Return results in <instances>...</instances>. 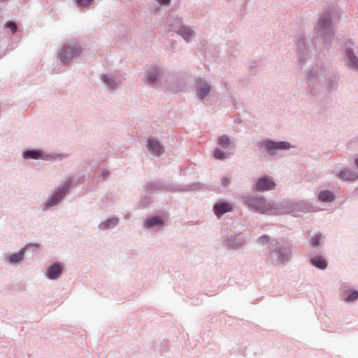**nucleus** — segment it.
<instances>
[{
    "label": "nucleus",
    "instance_id": "1",
    "mask_svg": "<svg viewBox=\"0 0 358 358\" xmlns=\"http://www.w3.org/2000/svg\"><path fill=\"white\" fill-rule=\"evenodd\" d=\"M256 243L263 246L266 245V259L273 266L287 265L292 259V245L283 237L271 238L269 235L264 234L256 240Z\"/></svg>",
    "mask_w": 358,
    "mask_h": 358
},
{
    "label": "nucleus",
    "instance_id": "2",
    "mask_svg": "<svg viewBox=\"0 0 358 358\" xmlns=\"http://www.w3.org/2000/svg\"><path fill=\"white\" fill-rule=\"evenodd\" d=\"M333 15L331 10L322 13L315 27L316 38L322 41L324 48L327 49L331 46L335 36L336 27Z\"/></svg>",
    "mask_w": 358,
    "mask_h": 358
},
{
    "label": "nucleus",
    "instance_id": "3",
    "mask_svg": "<svg viewBox=\"0 0 358 358\" xmlns=\"http://www.w3.org/2000/svg\"><path fill=\"white\" fill-rule=\"evenodd\" d=\"M241 199L243 204L255 213L276 215L277 202H269L262 195L245 194Z\"/></svg>",
    "mask_w": 358,
    "mask_h": 358
},
{
    "label": "nucleus",
    "instance_id": "4",
    "mask_svg": "<svg viewBox=\"0 0 358 358\" xmlns=\"http://www.w3.org/2000/svg\"><path fill=\"white\" fill-rule=\"evenodd\" d=\"M276 209V215L292 214L293 215L317 210V208L303 200H286L277 202Z\"/></svg>",
    "mask_w": 358,
    "mask_h": 358
},
{
    "label": "nucleus",
    "instance_id": "5",
    "mask_svg": "<svg viewBox=\"0 0 358 358\" xmlns=\"http://www.w3.org/2000/svg\"><path fill=\"white\" fill-rule=\"evenodd\" d=\"M82 52L79 42L70 40L64 43L58 52V60L64 66H69L78 58Z\"/></svg>",
    "mask_w": 358,
    "mask_h": 358
},
{
    "label": "nucleus",
    "instance_id": "6",
    "mask_svg": "<svg viewBox=\"0 0 358 358\" xmlns=\"http://www.w3.org/2000/svg\"><path fill=\"white\" fill-rule=\"evenodd\" d=\"M72 187L71 179L67 180L63 185L50 192L45 200L40 205L42 211H48L54 209L64 200Z\"/></svg>",
    "mask_w": 358,
    "mask_h": 358
},
{
    "label": "nucleus",
    "instance_id": "7",
    "mask_svg": "<svg viewBox=\"0 0 358 358\" xmlns=\"http://www.w3.org/2000/svg\"><path fill=\"white\" fill-rule=\"evenodd\" d=\"M22 157L24 159H42L48 162L62 161L69 157L68 154L49 152L42 149L29 148L22 151Z\"/></svg>",
    "mask_w": 358,
    "mask_h": 358
},
{
    "label": "nucleus",
    "instance_id": "8",
    "mask_svg": "<svg viewBox=\"0 0 358 358\" xmlns=\"http://www.w3.org/2000/svg\"><path fill=\"white\" fill-rule=\"evenodd\" d=\"M248 242L249 238L241 232H227L222 235V246L228 250H243Z\"/></svg>",
    "mask_w": 358,
    "mask_h": 358
},
{
    "label": "nucleus",
    "instance_id": "9",
    "mask_svg": "<svg viewBox=\"0 0 358 358\" xmlns=\"http://www.w3.org/2000/svg\"><path fill=\"white\" fill-rule=\"evenodd\" d=\"M259 148L264 149L271 157H273L282 150H288L292 148L291 144L285 141H274L270 138H264L257 143Z\"/></svg>",
    "mask_w": 358,
    "mask_h": 358
},
{
    "label": "nucleus",
    "instance_id": "10",
    "mask_svg": "<svg viewBox=\"0 0 358 358\" xmlns=\"http://www.w3.org/2000/svg\"><path fill=\"white\" fill-rule=\"evenodd\" d=\"M354 42L351 39L345 40L341 48L343 50V61L351 70L358 72V57L354 51Z\"/></svg>",
    "mask_w": 358,
    "mask_h": 358
},
{
    "label": "nucleus",
    "instance_id": "11",
    "mask_svg": "<svg viewBox=\"0 0 358 358\" xmlns=\"http://www.w3.org/2000/svg\"><path fill=\"white\" fill-rule=\"evenodd\" d=\"M39 245L36 243H27L24 247L20 249L17 252L10 253L7 255L4 259V262L10 266H18L21 264L24 258L25 252L28 249H31L33 251L38 249Z\"/></svg>",
    "mask_w": 358,
    "mask_h": 358
},
{
    "label": "nucleus",
    "instance_id": "12",
    "mask_svg": "<svg viewBox=\"0 0 358 358\" xmlns=\"http://www.w3.org/2000/svg\"><path fill=\"white\" fill-rule=\"evenodd\" d=\"M329 73V66L324 62H317L306 73V80L321 81Z\"/></svg>",
    "mask_w": 358,
    "mask_h": 358
},
{
    "label": "nucleus",
    "instance_id": "13",
    "mask_svg": "<svg viewBox=\"0 0 358 358\" xmlns=\"http://www.w3.org/2000/svg\"><path fill=\"white\" fill-rule=\"evenodd\" d=\"M178 24H171V31L180 36L187 43L195 37V32L192 27L184 25L181 18H178Z\"/></svg>",
    "mask_w": 358,
    "mask_h": 358
},
{
    "label": "nucleus",
    "instance_id": "14",
    "mask_svg": "<svg viewBox=\"0 0 358 358\" xmlns=\"http://www.w3.org/2000/svg\"><path fill=\"white\" fill-rule=\"evenodd\" d=\"M143 188L147 194H153L159 190L176 192V184H170L160 180L148 182Z\"/></svg>",
    "mask_w": 358,
    "mask_h": 358
},
{
    "label": "nucleus",
    "instance_id": "15",
    "mask_svg": "<svg viewBox=\"0 0 358 358\" xmlns=\"http://www.w3.org/2000/svg\"><path fill=\"white\" fill-rule=\"evenodd\" d=\"M296 45L299 66L300 68H302L303 64L307 59L308 54V49L307 48V39L303 36H299L296 38Z\"/></svg>",
    "mask_w": 358,
    "mask_h": 358
},
{
    "label": "nucleus",
    "instance_id": "16",
    "mask_svg": "<svg viewBox=\"0 0 358 358\" xmlns=\"http://www.w3.org/2000/svg\"><path fill=\"white\" fill-rule=\"evenodd\" d=\"M275 186V182L271 176H264L256 180L252 189L257 192H264L274 189Z\"/></svg>",
    "mask_w": 358,
    "mask_h": 358
},
{
    "label": "nucleus",
    "instance_id": "17",
    "mask_svg": "<svg viewBox=\"0 0 358 358\" xmlns=\"http://www.w3.org/2000/svg\"><path fill=\"white\" fill-rule=\"evenodd\" d=\"M164 69L157 66L152 65L148 67L145 71L146 82L150 85L157 84L162 78Z\"/></svg>",
    "mask_w": 358,
    "mask_h": 358
},
{
    "label": "nucleus",
    "instance_id": "18",
    "mask_svg": "<svg viewBox=\"0 0 358 358\" xmlns=\"http://www.w3.org/2000/svg\"><path fill=\"white\" fill-rule=\"evenodd\" d=\"M194 88L196 95L201 101H203L211 91V86L202 78L194 80Z\"/></svg>",
    "mask_w": 358,
    "mask_h": 358
},
{
    "label": "nucleus",
    "instance_id": "19",
    "mask_svg": "<svg viewBox=\"0 0 358 358\" xmlns=\"http://www.w3.org/2000/svg\"><path fill=\"white\" fill-rule=\"evenodd\" d=\"M340 297L346 303H354L358 300V290L348 285H343L341 287Z\"/></svg>",
    "mask_w": 358,
    "mask_h": 358
},
{
    "label": "nucleus",
    "instance_id": "20",
    "mask_svg": "<svg viewBox=\"0 0 358 358\" xmlns=\"http://www.w3.org/2000/svg\"><path fill=\"white\" fill-rule=\"evenodd\" d=\"M100 79L108 90H114L121 83V78L117 73H103Z\"/></svg>",
    "mask_w": 358,
    "mask_h": 358
},
{
    "label": "nucleus",
    "instance_id": "21",
    "mask_svg": "<svg viewBox=\"0 0 358 358\" xmlns=\"http://www.w3.org/2000/svg\"><path fill=\"white\" fill-rule=\"evenodd\" d=\"M333 173L341 180L354 182L358 178V173L348 168L342 169H335L333 170Z\"/></svg>",
    "mask_w": 358,
    "mask_h": 358
},
{
    "label": "nucleus",
    "instance_id": "22",
    "mask_svg": "<svg viewBox=\"0 0 358 358\" xmlns=\"http://www.w3.org/2000/svg\"><path fill=\"white\" fill-rule=\"evenodd\" d=\"M164 224L163 217L159 215L147 217L143 222V227L147 229L159 230L164 227Z\"/></svg>",
    "mask_w": 358,
    "mask_h": 358
},
{
    "label": "nucleus",
    "instance_id": "23",
    "mask_svg": "<svg viewBox=\"0 0 358 358\" xmlns=\"http://www.w3.org/2000/svg\"><path fill=\"white\" fill-rule=\"evenodd\" d=\"M233 205L224 199L219 200L213 207L214 214L217 218H220L225 213L232 211Z\"/></svg>",
    "mask_w": 358,
    "mask_h": 358
},
{
    "label": "nucleus",
    "instance_id": "24",
    "mask_svg": "<svg viewBox=\"0 0 358 358\" xmlns=\"http://www.w3.org/2000/svg\"><path fill=\"white\" fill-rule=\"evenodd\" d=\"M324 85L327 93H331L338 87L340 76L336 72H331L324 78Z\"/></svg>",
    "mask_w": 358,
    "mask_h": 358
},
{
    "label": "nucleus",
    "instance_id": "25",
    "mask_svg": "<svg viewBox=\"0 0 358 358\" xmlns=\"http://www.w3.org/2000/svg\"><path fill=\"white\" fill-rule=\"evenodd\" d=\"M63 265L59 262H53L46 269L45 276L49 280L58 279L63 272Z\"/></svg>",
    "mask_w": 358,
    "mask_h": 358
},
{
    "label": "nucleus",
    "instance_id": "26",
    "mask_svg": "<svg viewBox=\"0 0 358 358\" xmlns=\"http://www.w3.org/2000/svg\"><path fill=\"white\" fill-rule=\"evenodd\" d=\"M146 147L151 155L157 157L164 152V146L155 138H150L147 140Z\"/></svg>",
    "mask_w": 358,
    "mask_h": 358
},
{
    "label": "nucleus",
    "instance_id": "27",
    "mask_svg": "<svg viewBox=\"0 0 358 358\" xmlns=\"http://www.w3.org/2000/svg\"><path fill=\"white\" fill-rule=\"evenodd\" d=\"M307 86L306 91L311 99H317L321 96L320 81L306 80Z\"/></svg>",
    "mask_w": 358,
    "mask_h": 358
},
{
    "label": "nucleus",
    "instance_id": "28",
    "mask_svg": "<svg viewBox=\"0 0 358 358\" xmlns=\"http://www.w3.org/2000/svg\"><path fill=\"white\" fill-rule=\"evenodd\" d=\"M120 219L117 217H112L101 221L98 224V229L101 231H106L115 229L119 224Z\"/></svg>",
    "mask_w": 358,
    "mask_h": 358
},
{
    "label": "nucleus",
    "instance_id": "29",
    "mask_svg": "<svg viewBox=\"0 0 358 358\" xmlns=\"http://www.w3.org/2000/svg\"><path fill=\"white\" fill-rule=\"evenodd\" d=\"M310 263L312 266L320 270H324L328 266L327 259L322 255H316L310 258Z\"/></svg>",
    "mask_w": 358,
    "mask_h": 358
},
{
    "label": "nucleus",
    "instance_id": "30",
    "mask_svg": "<svg viewBox=\"0 0 358 358\" xmlns=\"http://www.w3.org/2000/svg\"><path fill=\"white\" fill-rule=\"evenodd\" d=\"M176 192L195 191L203 189L205 188V185L200 182H194L186 185H176Z\"/></svg>",
    "mask_w": 358,
    "mask_h": 358
},
{
    "label": "nucleus",
    "instance_id": "31",
    "mask_svg": "<svg viewBox=\"0 0 358 358\" xmlns=\"http://www.w3.org/2000/svg\"><path fill=\"white\" fill-rule=\"evenodd\" d=\"M217 144L223 149H230L235 147L234 141L227 134H222L217 138Z\"/></svg>",
    "mask_w": 358,
    "mask_h": 358
},
{
    "label": "nucleus",
    "instance_id": "32",
    "mask_svg": "<svg viewBox=\"0 0 358 358\" xmlns=\"http://www.w3.org/2000/svg\"><path fill=\"white\" fill-rule=\"evenodd\" d=\"M317 199L321 202L331 203L335 200L336 196L331 191L324 189L319 192Z\"/></svg>",
    "mask_w": 358,
    "mask_h": 358
},
{
    "label": "nucleus",
    "instance_id": "33",
    "mask_svg": "<svg viewBox=\"0 0 358 358\" xmlns=\"http://www.w3.org/2000/svg\"><path fill=\"white\" fill-rule=\"evenodd\" d=\"M213 157L216 159L219 160H224L228 158L227 153L219 148L215 149L213 152Z\"/></svg>",
    "mask_w": 358,
    "mask_h": 358
},
{
    "label": "nucleus",
    "instance_id": "34",
    "mask_svg": "<svg viewBox=\"0 0 358 358\" xmlns=\"http://www.w3.org/2000/svg\"><path fill=\"white\" fill-rule=\"evenodd\" d=\"M322 235L321 234H315L313 236L310 240V243L312 247L317 248L319 246L321 241Z\"/></svg>",
    "mask_w": 358,
    "mask_h": 358
},
{
    "label": "nucleus",
    "instance_id": "35",
    "mask_svg": "<svg viewBox=\"0 0 358 358\" xmlns=\"http://www.w3.org/2000/svg\"><path fill=\"white\" fill-rule=\"evenodd\" d=\"M94 0H75L77 6H87L94 3Z\"/></svg>",
    "mask_w": 358,
    "mask_h": 358
},
{
    "label": "nucleus",
    "instance_id": "36",
    "mask_svg": "<svg viewBox=\"0 0 358 358\" xmlns=\"http://www.w3.org/2000/svg\"><path fill=\"white\" fill-rule=\"evenodd\" d=\"M6 27L10 29L12 34H15L17 31V26L14 22H7Z\"/></svg>",
    "mask_w": 358,
    "mask_h": 358
},
{
    "label": "nucleus",
    "instance_id": "37",
    "mask_svg": "<svg viewBox=\"0 0 358 358\" xmlns=\"http://www.w3.org/2000/svg\"><path fill=\"white\" fill-rule=\"evenodd\" d=\"M230 184V179L227 177H223L221 179V185L223 187H227Z\"/></svg>",
    "mask_w": 358,
    "mask_h": 358
},
{
    "label": "nucleus",
    "instance_id": "38",
    "mask_svg": "<svg viewBox=\"0 0 358 358\" xmlns=\"http://www.w3.org/2000/svg\"><path fill=\"white\" fill-rule=\"evenodd\" d=\"M159 6H168L171 3V0H156Z\"/></svg>",
    "mask_w": 358,
    "mask_h": 358
},
{
    "label": "nucleus",
    "instance_id": "39",
    "mask_svg": "<svg viewBox=\"0 0 358 358\" xmlns=\"http://www.w3.org/2000/svg\"><path fill=\"white\" fill-rule=\"evenodd\" d=\"M108 176H109V172L108 171L102 170L99 176L102 177L103 179H106Z\"/></svg>",
    "mask_w": 358,
    "mask_h": 358
},
{
    "label": "nucleus",
    "instance_id": "40",
    "mask_svg": "<svg viewBox=\"0 0 358 358\" xmlns=\"http://www.w3.org/2000/svg\"><path fill=\"white\" fill-rule=\"evenodd\" d=\"M178 18H180V17H173L171 20H170L169 31H171V24H178V20H177Z\"/></svg>",
    "mask_w": 358,
    "mask_h": 358
},
{
    "label": "nucleus",
    "instance_id": "41",
    "mask_svg": "<svg viewBox=\"0 0 358 358\" xmlns=\"http://www.w3.org/2000/svg\"><path fill=\"white\" fill-rule=\"evenodd\" d=\"M150 199H151L149 196L145 197V199L143 201H141V202L143 203V205H145V203L148 204L150 202Z\"/></svg>",
    "mask_w": 358,
    "mask_h": 358
},
{
    "label": "nucleus",
    "instance_id": "42",
    "mask_svg": "<svg viewBox=\"0 0 358 358\" xmlns=\"http://www.w3.org/2000/svg\"><path fill=\"white\" fill-rule=\"evenodd\" d=\"M355 164L356 167L358 169V157L355 159Z\"/></svg>",
    "mask_w": 358,
    "mask_h": 358
}]
</instances>
